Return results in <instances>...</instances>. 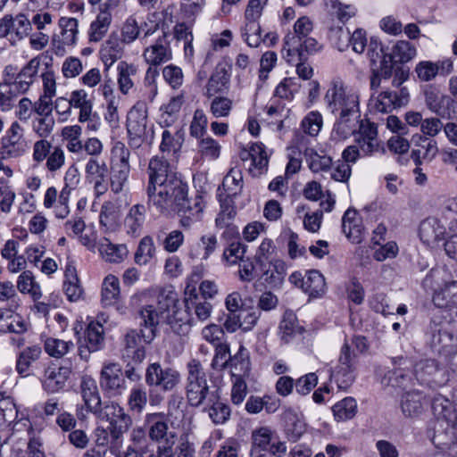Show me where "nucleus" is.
Masks as SVG:
<instances>
[{
  "label": "nucleus",
  "instance_id": "nucleus-43",
  "mask_svg": "<svg viewBox=\"0 0 457 457\" xmlns=\"http://www.w3.org/2000/svg\"><path fill=\"white\" fill-rule=\"evenodd\" d=\"M40 61L38 58H32L18 73L16 89L21 92L29 90L38 72Z\"/></svg>",
  "mask_w": 457,
  "mask_h": 457
},
{
  "label": "nucleus",
  "instance_id": "nucleus-58",
  "mask_svg": "<svg viewBox=\"0 0 457 457\" xmlns=\"http://www.w3.org/2000/svg\"><path fill=\"white\" fill-rule=\"evenodd\" d=\"M233 109V101L227 96H215L210 103V112L214 118H226Z\"/></svg>",
  "mask_w": 457,
  "mask_h": 457
},
{
  "label": "nucleus",
  "instance_id": "nucleus-23",
  "mask_svg": "<svg viewBox=\"0 0 457 457\" xmlns=\"http://www.w3.org/2000/svg\"><path fill=\"white\" fill-rule=\"evenodd\" d=\"M148 184L146 189H151L170 179V174H177L172 170L170 162L162 156H154L150 159L148 167Z\"/></svg>",
  "mask_w": 457,
  "mask_h": 457
},
{
  "label": "nucleus",
  "instance_id": "nucleus-13",
  "mask_svg": "<svg viewBox=\"0 0 457 457\" xmlns=\"http://www.w3.org/2000/svg\"><path fill=\"white\" fill-rule=\"evenodd\" d=\"M410 95L407 87H402L397 91L386 89L370 100V106L376 112L387 113L394 109L400 108L409 102Z\"/></svg>",
  "mask_w": 457,
  "mask_h": 457
},
{
  "label": "nucleus",
  "instance_id": "nucleus-41",
  "mask_svg": "<svg viewBox=\"0 0 457 457\" xmlns=\"http://www.w3.org/2000/svg\"><path fill=\"white\" fill-rule=\"evenodd\" d=\"M303 285V291L313 298L321 297L327 291L325 278L316 270L306 272Z\"/></svg>",
  "mask_w": 457,
  "mask_h": 457
},
{
  "label": "nucleus",
  "instance_id": "nucleus-60",
  "mask_svg": "<svg viewBox=\"0 0 457 457\" xmlns=\"http://www.w3.org/2000/svg\"><path fill=\"white\" fill-rule=\"evenodd\" d=\"M141 29L136 18L129 16L121 26L120 40L125 45L133 43L138 37Z\"/></svg>",
  "mask_w": 457,
  "mask_h": 457
},
{
  "label": "nucleus",
  "instance_id": "nucleus-34",
  "mask_svg": "<svg viewBox=\"0 0 457 457\" xmlns=\"http://www.w3.org/2000/svg\"><path fill=\"white\" fill-rule=\"evenodd\" d=\"M425 396L419 391L404 393L401 398V410L404 417L414 418L420 416L424 411Z\"/></svg>",
  "mask_w": 457,
  "mask_h": 457
},
{
  "label": "nucleus",
  "instance_id": "nucleus-33",
  "mask_svg": "<svg viewBox=\"0 0 457 457\" xmlns=\"http://www.w3.org/2000/svg\"><path fill=\"white\" fill-rule=\"evenodd\" d=\"M445 233V226L434 217L424 220L420 225V237L428 245L443 239Z\"/></svg>",
  "mask_w": 457,
  "mask_h": 457
},
{
  "label": "nucleus",
  "instance_id": "nucleus-63",
  "mask_svg": "<svg viewBox=\"0 0 457 457\" xmlns=\"http://www.w3.org/2000/svg\"><path fill=\"white\" fill-rule=\"evenodd\" d=\"M55 120L54 117H35L31 121L32 131L39 138H47L54 131Z\"/></svg>",
  "mask_w": 457,
  "mask_h": 457
},
{
  "label": "nucleus",
  "instance_id": "nucleus-15",
  "mask_svg": "<svg viewBox=\"0 0 457 457\" xmlns=\"http://www.w3.org/2000/svg\"><path fill=\"white\" fill-rule=\"evenodd\" d=\"M425 103L432 112L443 119H453L456 115V101L436 88L425 91Z\"/></svg>",
  "mask_w": 457,
  "mask_h": 457
},
{
  "label": "nucleus",
  "instance_id": "nucleus-16",
  "mask_svg": "<svg viewBox=\"0 0 457 457\" xmlns=\"http://www.w3.org/2000/svg\"><path fill=\"white\" fill-rule=\"evenodd\" d=\"M169 417L164 412L148 413L145 417V428L148 438L156 444L168 438H176L177 434L169 428Z\"/></svg>",
  "mask_w": 457,
  "mask_h": 457
},
{
  "label": "nucleus",
  "instance_id": "nucleus-20",
  "mask_svg": "<svg viewBox=\"0 0 457 457\" xmlns=\"http://www.w3.org/2000/svg\"><path fill=\"white\" fill-rule=\"evenodd\" d=\"M312 29V22L308 17L303 16L297 19L294 24V32L284 37V50L287 52V57L292 55V52L297 51L300 42L309 37Z\"/></svg>",
  "mask_w": 457,
  "mask_h": 457
},
{
  "label": "nucleus",
  "instance_id": "nucleus-29",
  "mask_svg": "<svg viewBox=\"0 0 457 457\" xmlns=\"http://www.w3.org/2000/svg\"><path fill=\"white\" fill-rule=\"evenodd\" d=\"M378 376L380 378V383L383 386H392L406 390L412 385V378L410 371L403 369H395L391 370H378Z\"/></svg>",
  "mask_w": 457,
  "mask_h": 457
},
{
  "label": "nucleus",
  "instance_id": "nucleus-7",
  "mask_svg": "<svg viewBox=\"0 0 457 457\" xmlns=\"http://www.w3.org/2000/svg\"><path fill=\"white\" fill-rule=\"evenodd\" d=\"M93 414L96 418L110 423L112 436L116 440H118L132 424L130 416L115 402L105 403L104 406H102L101 403L97 408V411H95Z\"/></svg>",
  "mask_w": 457,
  "mask_h": 457
},
{
  "label": "nucleus",
  "instance_id": "nucleus-59",
  "mask_svg": "<svg viewBox=\"0 0 457 457\" xmlns=\"http://www.w3.org/2000/svg\"><path fill=\"white\" fill-rule=\"evenodd\" d=\"M242 37L250 47H258L262 41L258 21H245Z\"/></svg>",
  "mask_w": 457,
  "mask_h": 457
},
{
  "label": "nucleus",
  "instance_id": "nucleus-11",
  "mask_svg": "<svg viewBox=\"0 0 457 457\" xmlns=\"http://www.w3.org/2000/svg\"><path fill=\"white\" fill-rule=\"evenodd\" d=\"M415 377L420 385L429 387L441 386L448 381V374L434 360H424L416 363Z\"/></svg>",
  "mask_w": 457,
  "mask_h": 457
},
{
  "label": "nucleus",
  "instance_id": "nucleus-32",
  "mask_svg": "<svg viewBox=\"0 0 457 457\" xmlns=\"http://www.w3.org/2000/svg\"><path fill=\"white\" fill-rule=\"evenodd\" d=\"M184 102V96L180 94L172 97L169 103L162 104L159 109L158 123L166 128L172 126L178 120Z\"/></svg>",
  "mask_w": 457,
  "mask_h": 457
},
{
  "label": "nucleus",
  "instance_id": "nucleus-24",
  "mask_svg": "<svg viewBox=\"0 0 457 457\" xmlns=\"http://www.w3.org/2000/svg\"><path fill=\"white\" fill-rule=\"evenodd\" d=\"M412 141L416 148L411 151V158L416 165L421 164L422 162H430L436 157L438 152L436 140L416 134L413 136Z\"/></svg>",
  "mask_w": 457,
  "mask_h": 457
},
{
  "label": "nucleus",
  "instance_id": "nucleus-61",
  "mask_svg": "<svg viewBox=\"0 0 457 457\" xmlns=\"http://www.w3.org/2000/svg\"><path fill=\"white\" fill-rule=\"evenodd\" d=\"M246 245L240 241H235L224 249L222 259L228 265H235L238 262L244 261Z\"/></svg>",
  "mask_w": 457,
  "mask_h": 457
},
{
  "label": "nucleus",
  "instance_id": "nucleus-37",
  "mask_svg": "<svg viewBox=\"0 0 457 457\" xmlns=\"http://www.w3.org/2000/svg\"><path fill=\"white\" fill-rule=\"evenodd\" d=\"M232 378L248 377L250 373V357L248 350L240 345L237 353L228 358V367Z\"/></svg>",
  "mask_w": 457,
  "mask_h": 457
},
{
  "label": "nucleus",
  "instance_id": "nucleus-10",
  "mask_svg": "<svg viewBox=\"0 0 457 457\" xmlns=\"http://www.w3.org/2000/svg\"><path fill=\"white\" fill-rule=\"evenodd\" d=\"M99 384L109 396L121 395L127 386L120 365L116 362L104 363L100 372Z\"/></svg>",
  "mask_w": 457,
  "mask_h": 457
},
{
  "label": "nucleus",
  "instance_id": "nucleus-49",
  "mask_svg": "<svg viewBox=\"0 0 457 457\" xmlns=\"http://www.w3.org/2000/svg\"><path fill=\"white\" fill-rule=\"evenodd\" d=\"M332 411L337 421H346L356 415L357 403L353 397H345L332 407Z\"/></svg>",
  "mask_w": 457,
  "mask_h": 457
},
{
  "label": "nucleus",
  "instance_id": "nucleus-14",
  "mask_svg": "<svg viewBox=\"0 0 457 457\" xmlns=\"http://www.w3.org/2000/svg\"><path fill=\"white\" fill-rule=\"evenodd\" d=\"M205 203L200 195L194 197L185 196L178 205L172 210L176 211L180 217V223L183 227H190L195 222L202 220Z\"/></svg>",
  "mask_w": 457,
  "mask_h": 457
},
{
  "label": "nucleus",
  "instance_id": "nucleus-46",
  "mask_svg": "<svg viewBox=\"0 0 457 457\" xmlns=\"http://www.w3.org/2000/svg\"><path fill=\"white\" fill-rule=\"evenodd\" d=\"M112 22V15L110 12H101L96 19L92 21L89 30V41L99 42L106 35Z\"/></svg>",
  "mask_w": 457,
  "mask_h": 457
},
{
  "label": "nucleus",
  "instance_id": "nucleus-18",
  "mask_svg": "<svg viewBox=\"0 0 457 457\" xmlns=\"http://www.w3.org/2000/svg\"><path fill=\"white\" fill-rule=\"evenodd\" d=\"M146 112L134 106L128 113L127 130L129 143L135 147L140 146L146 136Z\"/></svg>",
  "mask_w": 457,
  "mask_h": 457
},
{
  "label": "nucleus",
  "instance_id": "nucleus-57",
  "mask_svg": "<svg viewBox=\"0 0 457 457\" xmlns=\"http://www.w3.org/2000/svg\"><path fill=\"white\" fill-rule=\"evenodd\" d=\"M60 27L62 29V42L66 46L75 44L78 35L79 21L75 18L62 17L60 19Z\"/></svg>",
  "mask_w": 457,
  "mask_h": 457
},
{
  "label": "nucleus",
  "instance_id": "nucleus-17",
  "mask_svg": "<svg viewBox=\"0 0 457 457\" xmlns=\"http://www.w3.org/2000/svg\"><path fill=\"white\" fill-rule=\"evenodd\" d=\"M104 328L98 321H91L85 331L84 342L79 337V355L87 361L91 353L98 351L104 345Z\"/></svg>",
  "mask_w": 457,
  "mask_h": 457
},
{
  "label": "nucleus",
  "instance_id": "nucleus-36",
  "mask_svg": "<svg viewBox=\"0 0 457 457\" xmlns=\"http://www.w3.org/2000/svg\"><path fill=\"white\" fill-rule=\"evenodd\" d=\"M247 154L252 160L253 167L249 169V171L253 177H258L267 171L269 155L262 143H253Z\"/></svg>",
  "mask_w": 457,
  "mask_h": 457
},
{
  "label": "nucleus",
  "instance_id": "nucleus-8",
  "mask_svg": "<svg viewBox=\"0 0 457 457\" xmlns=\"http://www.w3.org/2000/svg\"><path fill=\"white\" fill-rule=\"evenodd\" d=\"M145 381L151 389L169 392L180 382V374L173 368H163L161 363L153 362L145 370Z\"/></svg>",
  "mask_w": 457,
  "mask_h": 457
},
{
  "label": "nucleus",
  "instance_id": "nucleus-44",
  "mask_svg": "<svg viewBox=\"0 0 457 457\" xmlns=\"http://www.w3.org/2000/svg\"><path fill=\"white\" fill-rule=\"evenodd\" d=\"M229 75L224 69L217 70L212 74L205 86V96L212 98L228 88Z\"/></svg>",
  "mask_w": 457,
  "mask_h": 457
},
{
  "label": "nucleus",
  "instance_id": "nucleus-2",
  "mask_svg": "<svg viewBox=\"0 0 457 457\" xmlns=\"http://www.w3.org/2000/svg\"><path fill=\"white\" fill-rule=\"evenodd\" d=\"M188 195V186L177 174L154 188L146 189L147 203L160 213H169Z\"/></svg>",
  "mask_w": 457,
  "mask_h": 457
},
{
  "label": "nucleus",
  "instance_id": "nucleus-40",
  "mask_svg": "<svg viewBox=\"0 0 457 457\" xmlns=\"http://www.w3.org/2000/svg\"><path fill=\"white\" fill-rule=\"evenodd\" d=\"M433 302L438 308L453 311L457 306V281H452L433 296Z\"/></svg>",
  "mask_w": 457,
  "mask_h": 457
},
{
  "label": "nucleus",
  "instance_id": "nucleus-31",
  "mask_svg": "<svg viewBox=\"0 0 457 457\" xmlns=\"http://www.w3.org/2000/svg\"><path fill=\"white\" fill-rule=\"evenodd\" d=\"M97 249L102 258L111 263H120L128 255L129 251L125 245H117L107 237H102L97 242Z\"/></svg>",
  "mask_w": 457,
  "mask_h": 457
},
{
  "label": "nucleus",
  "instance_id": "nucleus-21",
  "mask_svg": "<svg viewBox=\"0 0 457 457\" xmlns=\"http://www.w3.org/2000/svg\"><path fill=\"white\" fill-rule=\"evenodd\" d=\"M236 214L233 199H220V211L215 219V226L225 229L223 236L234 237L239 235L238 228L234 224Z\"/></svg>",
  "mask_w": 457,
  "mask_h": 457
},
{
  "label": "nucleus",
  "instance_id": "nucleus-27",
  "mask_svg": "<svg viewBox=\"0 0 457 457\" xmlns=\"http://www.w3.org/2000/svg\"><path fill=\"white\" fill-rule=\"evenodd\" d=\"M124 43L120 40L117 33L112 32L102 45L99 51L100 58L106 69L120 60L124 54Z\"/></svg>",
  "mask_w": 457,
  "mask_h": 457
},
{
  "label": "nucleus",
  "instance_id": "nucleus-56",
  "mask_svg": "<svg viewBox=\"0 0 457 457\" xmlns=\"http://www.w3.org/2000/svg\"><path fill=\"white\" fill-rule=\"evenodd\" d=\"M305 159L312 172L328 170L331 168L332 159L327 155H320L312 148L304 152Z\"/></svg>",
  "mask_w": 457,
  "mask_h": 457
},
{
  "label": "nucleus",
  "instance_id": "nucleus-35",
  "mask_svg": "<svg viewBox=\"0 0 457 457\" xmlns=\"http://www.w3.org/2000/svg\"><path fill=\"white\" fill-rule=\"evenodd\" d=\"M202 410L208 412L210 419L216 425L226 423L231 412L229 406L220 400L218 393L202 407Z\"/></svg>",
  "mask_w": 457,
  "mask_h": 457
},
{
  "label": "nucleus",
  "instance_id": "nucleus-12",
  "mask_svg": "<svg viewBox=\"0 0 457 457\" xmlns=\"http://www.w3.org/2000/svg\"><path fill=\"white\" fill-rule=\"evenodd\" d=\"M109 170L106 162L97 157H90L85 165V179L93 186L96 196L108 190Z\"/></svg>",
  "mask_w": 457,
  "mask_h": 457
},
{
  "label": "nucleus",
  "instance_id": "nucleus-6",
  "mask_svg": "<svg viewBox=\"0 0 457 457\" xmlns=\"http://www.w3.org/2000/svg\"><path fill=\"white\" fill-rule=\"evenodd\" d=\"M156 334L152 330L129 329L123 337L122 357L130 359L135 363H141L145 358V345L151 344Z\"/></svg>",
  "mask_w": 457,
  "mask_h": 457
},
{
  "label": "nucleus",
  "instance_id": "nucleus-26",
  "mask_svg": "<svg viewBox=\"0 0 457 457\" xmlns=\"http://www.w3.org/2000/svg\"><path fill=\"white\" fill-rule=\"evenodd\" d=\"M149 440L145 428H134L129 434L130 445H128L124 454H127V457H145L151 449Z\"/></svg>",
  "mask_w": 457,
  "mask_h": 457
},
{
  "label": "nucleus",
  "instance_id": "nucleus-50",
  "mask_svg": "<svg viewBox=\"0 0 457 457\" xmlns=\"http://www.w3.org/2000/svg\"><path fill=\"white\" fill-rule=\"evenodd\" d=\"M117 81L119 89L123 94H128L129 91L133 87V80L131 79L137 72V68L133 64H129L127 62H120L117 66Z\"/></svg>",
  "mask_w": 457,
  "mask_h": 457
},
{
  "label": "nucleus",
  "instance_id": "nucleus-25",
  "mask_svg": "<svg viewBox=\"0 0 457 457\" xmlns=\"http://www.w3.org/2000/svg\"><path fill=\"white\" fill-rule=\"evenodd\" d=\"M342 229L346 237L353 244H360L364 238V228L361 218L353 209H347L342 219Z\"/></svg>",
  "mask_w": 457,
  "mask_h": 457
},
{
  "label": "nucleus",
  "instance_id": "nucleus-48",
  "mask_svg": "<svg viewBox=\"0 0 457 457\" xmlns=\"http://www.w3.org/2000/svg\"><path fill=\"white\" fill-rule=\"evenodd\" d=\"M45 352L51 357L61 359L74 349L71 340L65 341L59 338L48 337L44 344Z\"/></svg>",
  "mask_w": 457,
  "mask_h": 457
},
{
  "label": "nucleus",
  "instance_id": "nucleus-22",
  "mask_svg": "<svg viewBox=\"0 0 457 457\" xmlns=\"http://www.w3.org/2000/svg\"><path fill=\"white\" fill-rule=\"evenodd\" d=\"M167 37L168 34L162 31V36L159 37L154 45L144 50L143 57L147 63L156 66L172 58L171 49Z\"/></svg>",
  "mask_w": 457,
  "mask_h": 457
},
{
  "label": "nucleus",
  "instance_id": "nucleus-52",
  "mask_svg": "<svg viewBox=\"0 0 457 457\" xmlns=\"http://www.w3.org/2000/svg\"><path fill=\"white\" fill-rule=\"evenodd\" d=\"M299 327L297 325V319L292 312H286L279 323V337L284 343L290 342L296 333Z\"/></svg>",
  "mask_w": 457,
  "mask_h": 457
},
{
  "label": "nucleus",
  "instance_id": "nucleus-5",
  "mask_svg": "<svg viewBox=\"0 0 457 457\" xmlns=\"http://www.w3.org/2000/svg\"><path fill=\"white\" fill-rule=\"evenodd\" d=\"M354 144L361 149L363 156L385 154L384 144L378 138V127L369 120H359L355 125Z\"/></svg>",
  "mask_w": 457,
  "mask_h": 457
},
{
  "label": "nucleus",
  "instance_id": "nucleus-55",
  "mask_svg": "<svg viewBox=\"0 0 457 457\" xmlns=\"http://www.w3.org/2000/svg\"><path fill=\"white\" fill-rule=\"evenodd\" d=\"M432 411L437 419L452 420L455 417L452 402L441 395L433 398Z\"/></svg>",
  "mask_w": 457,
  "mask_h": 457
},
{
  "label": "nucleus",
  "instance_id": "nucleus-3",
  "mask_svg": "<svg viewBox=\"0 0 457 457\" xmlns=\"http://www.w3.org/2000/svg\"><path fill=\"white\" fill-rule=\"evenodd\" d=\"M178 299L175 294L160 295L157 305H145L139 312L140 328L145 330H152L156 334V327L162 322L172 325L173 320H183L182 317H177L176 303Z\"/></svg>",
  "mask_w": 457,
  "mask_h": 457
},
{
  "label": "nucleus",
  "instance_id": "nucleus-30",
  "mask_svg": "<svg viewBox=\"0 0 457 457\" xmlns=\"http://www.w3.org/2000/svg\"><path fill=\"white\" fill-rule=\"evenodd\" d=\"M146 218V207L143 204L132 205L124 220L127 233L132 237L140 236Z\"/></svg>",
  "mask_w": 457,
  "mask_h": 457
},
{
  "label": "nucleus",
  "instance_id": "nucleus-28",
  "mask_svg": "<svg viewBox=\"0 0 457 457\" xmlns=\"http://www.w3.org/2000/svg\"><path fill=\"white\" fill-rule=\"evenodd\" d=\"M79 388L87 411L91 413L97 411L102 403L96 380L85 375L81 378Z\"/></svg>",
  "mask_w": 457,
  "mask_h": 457
},
{
  "label": "nucleus",
  "instance_id": "nucleus-45",
  "mask_svg": "<svg viewBox=\"0 0 457 457\" xmlns=\"http://www.w3.org/2000/svg\"><path fill=\"white\" fill-rule=\"evenodd\" d=\"M243 182L241 170L237 167L231 168L222 181V187L228 194L225 198H232L238 195L243 189Z\"/></svg>",
  "mask_w": 457,
  "mask_h": 457
},
{
  "label": "nucleus",
  "instance_id": "nucleus-42",
  "mask_svg": "<svg viewBox=\"0 0 457 457\" xmlns=\"http://www.w3.org/2000/svg\"><path fill=\"white\" fill-rule=\"evenodd\" d=\"M42 355V348L34 345L24 348L18 355L16 370L20 375L27 376L33 362L39 360Z\"/></svg>",
  "mask_w": 457,
  "mask_h": 457
},
{
  "label": "nucleus",
  "instance_id": "nucleus-19",
  "mask_svg": "<svg viewBox=\"0 0 457 457\" xmlns=\"http://www.w3.org/2000/svg\"><path fill=\"white\" fill-rule=\"evenodd\" d=\"M72 372L71 364L65 363L58 368L49 367L46 370L42 386L48 394H55L62 390Z\"/></svg>",
  "mask_w": 457,
  "mask_h": 457
},
{
  "label": "nucleus",
  "instance_id": "nucleus-4",
  "mask_svg": "<svg viewBox=\"0 0 457 457\" xmlns=\"http://www.w3.org/2000/svg\"><path fill=\"white\" fill-rule=\"evenodd\" d=\"M187 368V400L190 406L202 408L217 392L210 390L203 366L198 360H191Z\"/></svg>",
  "mask_w": 457,
  "mask_h": 457
},
{
  "label": "nucleus",
  "instance_id": "nucleus-39",
  "mask_svg": "<svg viewBox=\"0 0 457 457\" xmlns=\"http://www.w3.org/2000/svg\"><path fill=\"white\" fill-rule=\"evenodd\" d=\"M120 295V281L114 275L104 278L101 290V303L104 307L112 306L119 301Z\"/></svg>",
  "mask_w": 457,
  "mask_h": 457
},
{
  "label": "nucleus",
  "instance_id": "nucleus-38",
  "mask_svg": "<svg viewBox=\"0 0 457 457\" xmlns=\"http://www.w3.org/2000/svg\"><path fill=\"white\" fill-rule=\"evenodd\" d=\"M71 108L79 109V121L91 120L93 104L84 89L74 90L70 95Z\"/></svg>",
  "mask_w": 457,
  "mask_h": 457
},
{
  "label": "nucleus",
  "instance_id": "nucleus-47",
  "mask_svg": "<svg viewBox=\"0 0 457 457\" xmlns=\"http://www.w3.org/2000/svg\"><path fill=\"white\" fill-rule=\"evenodd\" d=\"M416 53V48L411 43L399 40L392 46L391 52L387 54L395 63H405L414 58Z\"/></svg>",
  "mask_w": 457,
  "mask_h": 457
},
{
  "label": "nucleus",
  "instance_id": "nucleus-1",
  "mask_svg": "<svg viewBox=\"0 0 457 457\" xmlns=\"http://www.w3.org/2000/svg\"><path fill=\"white\" fill-rule=\"evenodd\" d=\"M326 109L337 114L333 134L337 138H346L355 131L360 119V96L348 87L340 79H332L323 97Z\"/></svg>",
  "mask_w": 457,
  "mask_h": 457
},
{
  "label": "nucleus",
  "instance_id": "nucleus-62",
  "mask_svg": "<svg viewBox=\"0 0 457 457\" xmlns=\"http://www.w3.org/2000/svg\"><path fill=\"white\" fill-rule=\"evenodd\" d=\"M208 119L202 109H196L194 112L193 119L190 123V135L197 139L205 137L207 134Z\"/></svg>",
  "mask_w": 457,
  "mask_h": 457
},
{
  "label": "nucleus",
  "instance_id": "nucleus-64",
  "mask_svg": "<svg viewBox=\"0 0 457 457\" xmlns=\"http://www.w3.org/2000/svg\"><path fill=\"white\" fill-rule=\"evenodd\" d=\"M323 125V119L318 111L310 112L302 120L301 127L304 133L315 137L319 134Z\"/></svg>",
  "mask_w": 457,
  "mask_h": 457
},
{
  "label": "nucleus",
  "instance_id": "nucleus-9",
  "mask_svg": "<svg viewBox=\"0 0 457 457\" xmlns=\"http://www.w3.org/2000/svg\"><path fill=\"white\" fill-rule=\"evenodd\" d=\"M185 307L188 319L183 320L184 323L195 324L196 321L207 320L212 312V305L200 297L195 285L187 284L185 287Z\"/></svg>",
  "mask_w": 457,
  "mask_h": 457
},
{
  "label": "nucleus",
  "instance_id": "nucleus-54",
  "mask_svg": "<svg viewBox=\"0 0 457 457\" xmlns=\"http://www.w3.org/2000/svg\"><path fill=\"white\" fill-rule=\"evenodd\" d=\"M155 253V246L151 237H144L137 246L135 253V262L138 265H146L154 258Z\"/></svg>",
  "mask_w": 457,
  "mask_h": 457
},
{
  "label": "nucleus",
  "instance_id": "nucleus-53",
  "mask_svg": "<svg viewBox=\"0 0 457 457\" xmlns=\"http://www.w3.org/2000/svg\"><path fill=\"white\" fill-rule=\"evenodd\" d=\"M275 436V432L268 427L254 429L252 432V453L256 449L267 451Z\"/></svg>",
  "mask_w": 457,
  "mask_h": 457
},
{
  "label": "nucleus",
  "instance_id": "nucleus-51",
  "mask_svg": "<svg viewBox=\"0 0 457 457\" xmlns=\"http://www.w3.org/2000/svg\"><path fill=\"white\" fill-rule=\"evenodd\" d=\"M17 288L21 294H29L34 301H37L42 293L39 285L34 280L31 271L25 270L18 278Z\"/></svg>",
  "mask_w": 457,
  "mask_h": 457
}]
</instances>
